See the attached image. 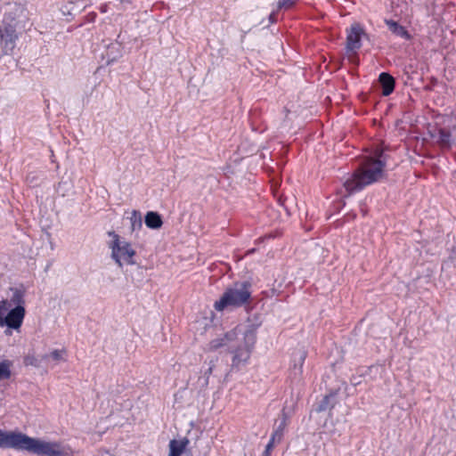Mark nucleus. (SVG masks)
<instances>
[{
    "mask_svg": "<svg viewBox=\"0 0 456 456\" xmlns=\"http://www.w3.org/2000/svg\"><path fill=\"white\" fill-rule=\"evenodd\" d=\"M386 24L388 28V29L395 35L403 37V38H409V34L407 30L398 24L396 21L392 20H386Z\"/></svg>",
    "mask_w": 456,
    "mask_h": 456,
    "instance_id": "obj_15",
    "label": "nucleus"
},
{
    "mask_svg": "<svg viewBox=\"0 0 456 456\" xmlns=\"http://www.w3.org/2000/svg\"><path fill=\"white\" fill-rule=\"evenodd\" d=\"M27 20L25 8L21 4L13 3L5 5L4 16L0 25V45L5 54L12 53Z\"/></svg>",
    "mask_w": 456,
    "mask_h": 456,
    "instance_id": "obj_3",
    "label": "nucleus"
},
{
    "mask_svg": "<svg viewBox=\"0 0 456 456\" xmlns=\"http://www.w3.org/2000/svg\"><path fill=\"white\" fill-rule=\"evenodd\" d=\"M131 232L139 231L142 226V215L137 210H133L129 217Z\"/></svg>",
    "mask_w": 456,
    "mask_h": 456,
    "instance_id": "obj_16",
    "label": "nucleus"
},
{
    "mask_svg": "<svg viewBox=\"0 0 456 456\" xmlns=\"http://www.w3.org/2000/svg\"><path fill=\"white\" fill-rule=\"evenodd\" d=\"M307 356V353L305 349H297L293 353L292 362L293 368L296 374H301L303 370V364Z\"/></svg>",
    "mask_w": 456,
    "mask_h": 456,
    "instance_id": "obj_11",
    "label": "nucleus"
},
{
    "mask_svg": "<svg viewBox=\"0 0 456 456\" xmlns=\"http://www.w3.org/2000/svg\"><path fill=\"white\" fill-rule=\"evenodd\" d=\"M384 167L385 164L382 160L368 159L354 173L352 177L345 181L344 187L346 191L350 195L379 181L383 175Z\"/></svg>",
    "mask_w": 456,
    "mask_h": 456,
    "instance_id": "obj_5",
    "label": "nucleus"
},
{
    "mask_svg": "<svg viewBox=\"0 0 456 456\" xmlns=\"http://www.w3.org/2000/svg\"><path fill=\"white\" fill-rule=\"evenodd\" d=\"M437 142L442 147L451 148L454 143L452 132L444 128L439 129Z\"/></svg>",
    "mask_w": 456,
    "mask_h": 456,
    "instance_id": "obj_14",
    "label": "nucleus"
},
{
    "mask_svg": "<svg viewBox=\"0 0 456 456\" xmlns=\"http://www.w3.org/2000/svg\"><path fill=\"white\" fill-rule=\"evenodd\" d=\"M379 80L382 86V94L385 96L391 94L395 89L394 77L387 72H382L379 75Z\"/></svg>",
    "mask_w": 456,
    "mask_h": 456,
    "instance_id": "obj_10",
    "label": "nucleus"
},
{
    "mask_svg": "<svg viewBox=\"0 0 456 456\" xmlns=\"http://www.w3.org/2000/svg\"><path fill=\"white\" fill-rule=\"evenodd\" d=\"M188 444L189 440L187 438L182 440H171L168 444V456H181L184 452Z\"/></svg>",
    "mask_w": 456,
    "mask_h": 456,
    "instance_id": "obj_9",
    "label": "nucleus"
},
{
    "mask_svg": "<svg viewBox=\"0 0 456 456\" xmlns=\"http://www.w3.org/2000/svg\"><path fill=\"white\" fill-rule=\"evenodd\" d=\"M453 130H455V131H456V126H454V127H453Z\"/></svg>",
    "mask_w": 456,
    "mask_h": 456,
    "instance_id": "obj_26",
    "label": "nucleus"
},
{
    "mask_svg": "<svg viewBox=\"0 0 456 456\" xmlns=\"http://www.w3.org/2000/svg\"><path fill=\"white\" fill-rule=\"evenodd\" d=\"M362 34L363 29L358 23L351 26L346 37L347 52H354L361 47V37Z\"/></svg>",
    "mask_w": 456,
    "mask_h": 456,
    "instance_id": "obj_8",
    "label": "nucleus"
},
{
    "mask_svg": "<svg viewBox=\"0 0 456 456\" xmlns=\"http://www.w3.org/2000/svg\"><path fill=\"white\" fill-rule=\"evenodd\" d=\"M11 377L10 363L6 361L0 362V381Z\"/></svg>",
    "mask_w": 456,
    "mask_h": 456,
    "instance_id": "obj_18",
    "label": "nucleus"
},
{
    "mask_svg": "<svg viewBox=\"0 0 456 456\" xmlns=\"http://www.w3.org/2000/svg\"><path fill=\"white\" fill-rule=\"evenodd\" d=\"M65 184H66V183H64V182H61V183H59V184H58V190H61V187H62L63 185H65Z\"/></svg>",
    "mask_w": 456,
    "mask_h": 456,
    "instance_id": "obj_24",
    "label": "nucleus"
},
{
    "mask_svg": "<svg viewBox=\"0 0 456 456\" xmlns=\"http://www.w3.org/2000/svg\"><path fill=\"white\" fill-rule=\"evenodd\" d=\"M287 425H288V417L283 412L281 419L280 423L274 428L270 440H272L273 442H280L283 436V432H284V429L287 427Z\"/></svg>",
    "mask_w": 456,
    "mask_h": 456,
    "instance_id": "obj_13",
    "label": "nucleus"
},
{
    "mask_svg": "<svg viewBox=\"0 0 456 456\" xmlns=\"http://www.w3.org/2000/svg\"><path fill=\"white\" fill-rule=\"evenodd\" d=\"M10 297L0 300V328L6 327L5 335L10 330L19 331L26 315L25 289L22 288H11Z\"/></svg>",
    "mask_w": 456,
    "mask_h": 456,
    "instance_id": "obj_4",
    "label": "nucleus"
},
{
    "mask_svg": "<svg viewBox=\"0 0 456 456\" xmlns=\"http://www.w3.org/2000/svg\"><path fill=\"white\" fill-rule=\"evenodd\" d=\"M329 403H330V396H325L322 399V401L320 403L318 407L316 408V411L320 412V411H323L327 410Z\"/></svg>",
    "mask_w": 456,
    "mask_h": 456,
    "instance_id": "obj_20",
    "label": "nucleus"
},
{
    "mask_svg": "<svg viewBox=\"0 0 456 456\" xmlns=\"http://www.w3.org/2000/svg\"><path fill=\"white\" fill-rule=\"evenodd\" d=\"M144 222L148 228L154 230L159 229L163 224L160 215L153 211L146 213Z\"/></svg>",
    "mask_w": 456,
    "mask_h": 456,
    "instance_id": "obj_12",
    "label": "nucleus"
},
{
    "mask_svg": "<svg viewBox=\"0 0 456 456\" xmlns=\"http://www.w3.org/2000/svg\"><path fill=\"white\" fill-rule=\"evenodd\" d=\"M274 443L275 442H273L272 440L269 441V443L265 446V450L263 452L262 456H270L271 451L273 450V448L274 446Z\"/></svg>",
    "mask_w": 456,
    "mask_h": 456,
    "instance_id": "obj_22",
    "label": "nucleus"
},
{
    "mask_svg": "<svg viewBox=\"0 0 456 456\" xmlns=\"http://www.w3.org/2000/svg\"><path fill=\"white\" fill-rule=\"evenodd\" d=\"M295 0H279V8H289L294 4Z\"/></svg>",
    "mask_w": 456,
    "mask_h": 456,
    "instance_id": "obj_21",
    "label": "nucleus"
},
{
    "mask_svg": "<svg viewBox=\"0 0 456 456\" xmlns=\"http://www.w3.org/2000/svg\"><path fill=\"white\" fill-rule=\"evenodd\" d=\"M61 11L64 16L72 15L77 9L75 8V4L70 2L68 4L61 6Z\"/></svg>",
    "mask_w": 456,
    "mask_h": 456,
    "instance_id": "obj_19",
    "label": "nucleus"
},
{
    "mask_svg": "<svg viewBox=\"0 0 456 456\" xmlns=\"http://www.w3.org/2000/svg\"><path fill=\"white\" fill-rule=\"evenodd\" d=\"M248 284L244 282L235 284L233 287L229 288L223 294L221 298L215 303V309L223 311L226 307H239L248 302L250 297V291Z\"/></svg>",
    "mask_w": 456,
    "mask_h": 456,
    "instance_id": "obj_7",
    "label": "nucleus"
},
{
    "mask_svg": "<svg viewBox=\"0 0 456 456\" xmlns=\"http://www.w3.org/2000/svg\"><path fill=\"white\" fill-rule=\"evenodd\" d=\"M348 59L353 60V56L352 55L348 56Z\"/></svg>",
    "mask_w": 456,
    "mask_h": 456,
    "instance_id": "obj_25",
    "label": "nucleus"
},
{
    "mask_svg": "<svg viewBox=\"0 0 456 456\" xmlns=\"http://www.w3.org/2000/svg\"><path fill=\"white\" fill-rule=\"evenodd\" d=\"M65 354H66L65 350L55 349V350L52 351L49 354L45 355L44 360L52 359L55 362L65 361V358H64Z\"/></svg>",
    "mask_w": 456,
    "mask_h": 456,
    "instance_id": "obj_17",
    "label": "nucleus"
},
{
    "mask_svg": "<svg viewBox=\"0 0 456 456\" xmlns=\"http://www.w3.org/2000/svg\"><path fill=\"white\" fill-rule=\"evenodd\" d=\"M214 367H215V362L212 360V361H210L209 367L207 370L205 374L208 375V376L212 374Z\"/></svg>",
    "mask_w": 456,
    "mask_h": 456,
    "instance_id": "obj_23",
    "label": "nucleus"
},
{
    "mask_svg": "<svg viewBox=\"0 0 456 456\" xmlns=\"http://www.w3.org/2000/svg\"><path fill=\"white\" fill-rule=\"evenodd\" d=\"M0 448L26 451L37 456H72L71 449L60 442L30 437L20 432L0 430Z\"/></svg>",
    "mask_w": 456,
    "mask_h": 456,
    "instance_id": "obj_2",
    "label": "nucleus"
},
{
    "mask_svg": "<svg viewBox=\"0 0 456 456\" xmlns=\"http://www.w3.org/2000/svg\"><path fill=\"white\" fill-rule=\"evenodd\" d=\"M256 342V330L252 324L238 325L222 338L212 339L207 346L208 351L227 347L232 354V370H239L248 364Z\"/></svg>",
    "mask_w": 456,
    "mask_h": 456,
    "instance_id": "obj_1",
    "label": "nucleus"
},
{
    "mask_svg": "<svg viewBox=\"0 0 456 456\" xmlns=\"http://www.w3.org/2000/svg\"><path fill=\"white\" fill-rule=\"evenodd\" d=\"M108 235L111 238V240L108 244L111 251L110 256L118 267H122L125 265H134L135 261L134 257L135 256V250L133 248L131 243L121 238L113 231L109 232Z\"/></svg>",
    "mask_w": 456,
    "mask_h": 456,
    "instance_id": "obj_6",
    "label": "nucleus"
}]
</instances>
